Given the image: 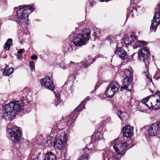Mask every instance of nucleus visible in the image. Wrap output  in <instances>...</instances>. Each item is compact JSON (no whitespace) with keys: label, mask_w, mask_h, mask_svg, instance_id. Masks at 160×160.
Listing matches in <instances>:
<instances>
[{"label":"nucleus","mask_w":160,"mask_h":160,"mask_svg":"<svg viewBox=\"0 0 160 160\" xmlns=\"http://www.w3.org/2000/svg\"><path fill=\"white\" fill-rule=\"evenodd\" d=\"M101 81H98L97 82L96 86V88H98L100 86L101 84L102 83V82Z\"/></svg>","instance_id":"38"},{"label":"nucleus","mask_w":160,"mask_h":160,"mask_svg":"<svg viewBox=\"0 0 160 160\" xmlns=\"http://www.w3.org/2000/svg\"><path fill=\"white\" fill-rule=\"evenodd\" d=\"M47 143H52V142L51 140H48L47 141Z\"/></svg>","instance_id":"47"},{"label":"nucleus","mask_w":160,"mask_h":160,"mask_svg":"<svg viewBox=\"0 0 160 160\" xmlns=\"http://www.w3.org/2000/svg\"><path fill=\"white\" fill-rule=\"evenodd\" d=\"M69 64L68 65L66 64L65 65H64L62 67V68L63 69H66L67 68H68V67H69Z\"/></svg>","instance_id":"42"},{"label":"nucleus","mask_w":160,"mask_h":160,"mask_svg":"<svg viewBox=\"0 0 160 160\" xmlns=\"http://www.w3.org/2000/svg\"><path fill=\"white\" fill-rule=\"evenodd\" d=\"M110 43H111V41H110Z\"/></svg>","instance_id":"56"},{"label":"nucleus","mask_w":160,"mask_h":160,"mask_svg":"<svg viewBox=\"0 0 160 160\" xmlns=\"http://www.w3.org/2000/svg\"><path fill=\"white\" fill-rule=\"evenodd\" d=\"M156 12H160V5L158 4L156 7V8L155 10Z\"/></svg>","instance_id":"39"},{"label":"nucleus","mask_w":160,"mask_h":160,"mask_svg":"<svg viewBox=\"0 0 160 160\" xmlns=\"http://www.w3.org/2000/svg\"><path fill=\"white\" fill-rule=\"evenodd\" d=\"M29 65L31 71H33L35 69V63L33 61H31L29 62Z\"/></svg>","instance_id":"30"},{"label":"nucleus","mask_w":160,"mask_h":160,"mask_svg":"<svg viewBox=\"0 0 160 160\" xmlns=\"http://www.w3.org/2000/svg\"><path fill=\"white\" fill-rule=\"evenodd\" d=\"M38 58V57L36 55H33L31 56V58L32 60H36Z\"/></svg>","instance_id":"40"},{"label":"nucleus","mask_w":160,"mask_h":160,"mask_svg":"<svg viewBox=\"0 0 160 160\" xmlns=\"http://www.w3.org/2000/svg\"><path fill=\"white\" fill-rule=\"evenodd\" d=\"M56 156L52 152H47L45 155L44 160H56Z\"/></svg>","instance_id":"20"},{"label":"nucleus","mask_w":160,"mask_h":160,"mask_svg":"<svg viewBox=\"0 0 160 160\" xmlns=\"http://www.w3.org/2000/svg\"><path fill=\"white\" fill-rule=\"evenodd\" d=\"M0 2H6V1L5 0H0Z\"/></svg>","instance_id":"51"},{"label":"nucleus","mask_w":160,"mask_h":160,"mask_svg":"<svg viewBox=\"0 0 160 160\" xmlns=\"http://www.w3.org/2000/svg\"><path fill=\"white\" fill-rule=\"evenodd\" d=\"M83 150L84 152H86V153L87 154H88V152H87V151H88V148H84V149H83Z\"/></svg>","instance_id":"45"},{"label":"nucleus","mask_w":160,"mask_h":160,"mask_svg":"<svg viewBox=\"0 0 160 160\" xmlns=\"http://www.w3.org/2000/svg\"><path fill=\"white\" fill-rule=\"evenodd\" d=\"M152 81H149V83L150 85H154V83L152 82Z\"/></svg>","instance_id":"46"},{"label":"nucleus","mask_w":160,"mask_h":160,"mask_svg":"<svg viewBox=\"0 0 160 160\" xmlns=\"http://www.w3.org/2000/svg\"><path fill=\"white\" fill-rule=\"evenodd\" d=\"M64 160H68V159H65Z\"/></svg>","instance_id":"57"},{"label":"nucleus","mask_w":160,"mask_h":160,"mask_svg":"<svg viewBox=\"0 0 160 160\" xmlns=\"http://www.w3.org/2000/svg\"><path fill=\"white\" fill-rule=\"evenodd\" d=\"M137 37L134 35H131L128 36L124 38V42L126 44L131 45L132 42H134V41L136 39Z\"/></svg>","instance_id":"16"},{"label":"nucleus","mask_w":160,"mask_h":160,"mask_svg":"<svg viewBox=\"0 0 160 160\" xmlns=\"http://www.w3.org/2000/svg\"><path fill=\"white\" fill-rule=\"evenodd\" d=\"M134 42H135V46L134 47V48L141 46V41H138L137 38Z\"/></svg>","instance_id":"31"},{"label":"nucleus","mask_w":160,"mask_h":160,"mask_svg":"<svg viewBox=\"0 0 160 160\" xmlns=\"http://www.w3.org/2000/svg\"><path fill=\"white\" fill-rule=\"evenodd\" d=\"M89 99V97H87L82 102V104L85 105L86 102L88 101Z\"/></svg>","instance_id":"36"},{"label":"nucleus","mask_w":160,"mask_h":160,"mask_svg":"<svg viewBox=\"0 0 160 160\" xmlns=\"http://www.w3.org/2000/svg\"><path fill=\"white\" fill-rule=\"evenodd\" d=\"M119 87L118 83L115 81L109 84L105 91L107 97L108 98L112 97L118 91Z\"/></svg>","instance_id":"6"},{"label":"nucleus","mask_w":160,"mask_h":160,"mask_svg":"<svg viewBox=\"0 0 160 160\" xmlns=\"http://www.w3.org/2000/svg\"><path fill=\"white\" fill-rule=\"evenodd\" d=\"M106 151H104L103 152V153H102V155L103 158V160H113L109 158H108L107 157V155H106ZM113 160H118V158H117L115 157H113Z\"/></svg>","instance_id":"29"},{"label":"nucleus","mask_w":160,"mask_h":160,"mask_svg":"<svg viewBox=\"0 0 160 160\" xmlns=\"http://www.w3.org/2000/svg\"><path fill=\"white\" fill-rule=\"evenodd\" d=\"M157 103L155 106H152L151 108L152 109L154 110L159 109L160 108V99H157L156 100Z\"/></svg>","instance_id":"25"},{"label":"nucleus","mask_w":160,"mask_h":160,"mask_svg":"<svg viewBox=\"0 0 160 160\" xmlns=\"http://www.w3.org/2000/svg\"><path fill=\"white\" fill-rule=\"evenodd\" d=\"M141 46L146 45L147 44V42L144 41H141Z\"/></svg>","instance_id":"43"},{"label":"nucleus","mask_w":160,"mask_h":160,"mask_svg":"<svg viewBox=\"0 0 160 160\" xmlns=\"http://www.w3.org/2000/svg\"><path fill=\"white\" fill-rule=\"evenodd\" d=\"M84 105L82 104L81 102V104L72 112V115H73V114H75L77 112L82 110Z\"/></svg>","instance_id":"24"},{"label":"nucleus","mask_w":160,"mask_h":160,"mask_svg":"<svg viewBox=\"0 0 160 160\" xmlns=\"http://www.w3.org/2000/svg\"><path fill=\"white\" fill-rule=\"evenodd\" d=\"M118 112H119L120 113V114H122V112L121 110H118Z\"/></svg>","instance_id":"49"},{"label":"nucleus","mask_w":160,"mask_h":160,"mask_svg":"<svg viewBox=\"0 0 160 160\" xmlns=\"http://www.w3.org/2000/svg\"><path fill=\"white\" fill-rule=\"evenodd\" d=\"M13 68H10L8 66H7L4 69L3 72L4 76H8L13 72Z\"/></svg>","instance_id":"21"},{"label":"nucleus","mask_w":160,"mask_h":160,"mask_svg":"<svg viewBox=\"0 0 160 160\" xmlns=\"http://www.w3.org/2000/svg\"><path fill=\"white\" fill-rule=\"evenodd\" d=\"M102 133L100 132H98L92 135L91 139L92 142H96L102 140Z\"/></svg>","instance_id":"17"},{"label":"nucleus","mask_w":160,"mask_h":160,"mask_svg":"<svg viewBox=\"0 0 160 160\" xmlns=\"http://www.w3.org/2000/svg\"><path fill=\"white\" fill-rule=\"evenodd\" d=\"M65 124V123L62 119L57 121L53 125V131L57 132L62 129L64 128Z\"/></svg>","instance_id":"11"},{"label":"nucleus","mask_w":160,"mask_h":160,"mask_svg":"<svg viewBox=\"0 0 160 160\" xmlns=\"http://www.w3.org/2000/svg\"><path fill=\"white\" fill-rule=\"evenodd\" d=\"M92 58V57L91 56H89L88 57V58L89 59V58Z\"/></svg>","instance_id":"52"},{"label":"nucleus","mask_w":160,"mask_h":160,"mask_svg":"<svg viewBox=\"0 0 160 160\" xmlns=\"http://www.w3.org/2000/svg\"><path fill=\"white\" fill-rule=\"evenodd\" d=\"M12 39L10 38L8 39L4 45V48L6 50H9L10 47L12 42Z\"/></svg>","instance_id":"23"},{"label":"nucleus","mask_w":160,"mask_h":160,"mask_svg":"<svg viewBox=\"0 0 160 160\" xmlns=\"http://www.w3.org/2000/svg\"><path fill=\"white\" fill-rule=\"evenodd\" d=\"M160 131V124L157 122L152 124L148 129V133L149 136H157Z\"/></svg>","instance_id":"9"},{"label":"nucleus","mask_w":160,"mask_h":160,"mask_svg":"<svg viewBox=\"0 0 160 160\" xmlns=\"http://www.w3.org/2000/svg\"><path fill=\"white\" fill-rule=\"evenodd\" d=\"M11 138L14 142H17L21 140V132L18 129V127H15L9 128Z\"/></svg>","instance_id":"8"},{"label":"nucleus","mask_w":160,"mask_h":160,"mask_svg":"<svg viewBox=\"0 0 160 160\" xmlns=\"http://www.w3.org/2000/svg\"><path fill=\"white\" fill-rule=\"evenodd\" d=\"M52 78V76L51 75L50 76H46L45 77V78H43V79H41L40 80H44L46 79V80H51Z\"/></svg>","instance_id":"35"},{"label":"nucleus","mask_w":160,"mask_h":160,"mask_svg":"<svg viewBox=\"0 0 160 160\" xmlns=\"http://www.w3.org/2000/svg\"><path fill=\"white\" fill-rule=\"evenodd\" d=\"M127 144L122 141H119L115 142L113 147L116 152L118 155L122 154L126 151V146Z\"/></svg>","instance_id":"7"},{"label":"nucleus","mask_w":160,"mask_h":160,"mask_svg":"<svg viewBox=\"0 0 160 160\" xmlns=\"http://www.w3.org/2000/svg\"><path fill=\"white\" fill-rule=\"evenodd\" d=\"M116 48L115 51V54H118L122 59H125L126 56V52L122 48H118L117 47Z\"/></svg>","instance_id":"14"},{"label":"nucleus","mask_w":160,"mask_h":160,"mask_svg":"<svg viewBox=\"0 0 160 160\" xmlns=\"http://www.w3.org/2000/svg\"><path fill=\"white\" fill-rule=\"evenodd\" d=\"M66 134L65 132H62L54 139V146L58 150H61L64 147L66 142Z\"/></svg>","instance_id":"5"},{"label":"nucleus","mask_w":160,"mask_h":160,"mask_svg":"<svg viewBox=\"0 0 160 160\" xmlns=\"http://www.w3.org/2000/svg\"><path fill=\"white\" fill-rule=\"evenodd\" d=\"M149 51L147 47H144L141 49L139 53H138V58L139 60L142 62H144L146 66L147 71H145L143 75L146 76V79L152 80V78L149 73L148 65L150 60L149 56Z\"/></svg>","instance_id":"4"},{"label":"nucleus","mask_w":160,"mask_h":160,"mask_svg":"<svg viewBox=\"0 0 160 160\" xmlns=\"http://www.w3.org/2000/svg\"><path fill=\"white\" fill-rule=\"evenodd\" d=\"M160 23V22L158 21H154V20H152L150 29L155 32L156 30L157 27Z\"/></svg>","instance_id":"22"},{"label":"nucleus","mask_w":160,"mask_h":160,"mask_svg":"<svg viewBox=\"0 0 160 160\" xmlns=\"http://www.w3.org/2000/svg\"><path fill=\"white\" fill-rule=\"evenodd\" d=\"M132 81H124L122 83V86L121 88V91L123 90H128L129 91H131V89L129 88H131L132 85L131 84Z\"/></svg>","instance_id":"15"},{"label":"nucleus","mask_w":160,"mask_h":160,"mask_svg":"<svg viewBox=\"0 0 160 160\" xmlns=\"http://www.w3.org/2000/svg\"><path fill=\"white\" fill-rule=\"evenodd\" d=\"M94 30V34L92 35L95 36L96 37H99L101 36V33L100 29L99 28H96Z\"/></svg>","instance_id":"27"},{"label":"nucleus","mask_w":160,"mask_h":160,"mask_svg":"<svg viewBox=\"0 0 160 160\" xmlns=\"http://www.w3.org/2000/svg\"><path fill=\"white\" fill-rule=\"evenodd\" d=\"M34 11V8L30 6L26 7L24 5L15 8L14 13L17 14L18 19L16 20L18 23H24L27 24L28 15Z\"/></svg>","instance_id":"2"},{"label":"nucleus","mask_w":160,"mask_h":160,"mask_svg":"<svg viewBox=\"0 0 160 160\" xmlns=\"http://www.w3.org/2000/svg\"><path fill=\"white\" fill-rule=\"evenodd\" d=\"M149 100V98H146L144 99H143L141 101V103L143 104V105H146L148 107V105L146 103V102H147Z\"/></svg>","instance_id":"34"},{"label":"nucleus","mask_w":160,"mask_h":160,"mask_svg":"<svg viewBox=\"0 0 160 160\" xmlns=\"http://www.w3.org/2000/svg\"><path fill=\"white\" fill-rule=\"evenodd\" d=\"M24 49H20L18 52V54H21L23 52V51L24 50Z\"/></svg>","instance_id":"41"},{"label":"nucleus","mask_w":160,"mask_h":160,"mask_svg":"<svg viewBox=\"0 0 160 160\" xmlns=\"http://www.w3.org/2000/svg\"><path fill=\"white\" fill-rule=\"evenodd\" d=\"M88 158L87 155H84L80 157L78 160H88Z\"/></svg>","instance_id":"32"},{"label":"nucleus","mask_w":160,"mask_h":160,"mask_svg":"<svg viewBox=\"0 0 160 160\" xmlns=\"http://www.w3.org/2000/svg\"><path fill=\"white\" fill-rule=\"evenodd\" d=\"M118 117H119V118H121V116H120V115L118 114Z\"/></svg>","instance_id":"53"},{"label":"nucleus","mask_w":160,"mask_h":160,"mask_svg":"<svg viewBox=\"0 0 160 160\" xmlns=\"http://www.w3.org/2000/svg\"><path fill=\"white\" fill-rule=\"evenodd\" d=\"M132 10H131V11H130V12H132Z\"/></svg>","instance_id":"55"},{"label":"nucleus","mask_w":160,"mask_h":160,"mask_svg":"<svg viewBox=\"0 0 160 160\" xmlns=\"http://www.w3.org/2000/svg\"><path fill=\"white\" fill-rule=\"evenodd\" d=\"M42 86H44L46 88L51 90H53L55 89V86L52 81H40Z\"/></svg>","instance_id":"12"},{"label":"nucleus","mask_w":160,"mask_h":160,"mask_svg":"<svg viewBox=\"0 0 160 160\" xmlns=\"http://www.w3.org/2000/svg\"><path fill=\"white\" fill-rule=\"evenodd\" d=\"M133 128L129 125L126 126L123 128V132L124 136L130 138L133 134Z\"/></svg>","instance_id":"10"},{"label":"nucleus","mask_w":160,"mask_h":160,"mask_svg":"<svg viewBox=\"0 0 160 160\" xmlns=\"http://www.w3.org/2000/svg\"><path fill=\"white\" fill-rule=\"evenodd\" d=\"M133 77V74L131 71L128 69H126L124 70L123 78L125 79L131 80L132 79Z\"/></svg>","instance_id":"18"},{"label":"nucleus","mask_w":160,"mask_h":160,"mask_svg":"<svg viewBox=\"0 0 160 160\" xmlns=\"http://www.w3.org/2000/svg\"><path fill=\"white\" fill-rule=\"evenodd\" d=\"M71 46H70L69 45L68 46L66 45L65 47L64 48V50L65 52H69L70 50V47Z\"/></svg>","instance_id":"33"},{"label":"nucleus","mask_w":160,"mask_h":160,"mask_svg":"<svg viewBox=\"0 0 160 160\" xmlns=\"http://www.w3.org/2000/svg\"><path fill=\"white\" fill-rule=\"evenodd\" d=\"M152 20L154 21H158L160 22V12H156Z\"/></svg>","instance_id":"26"},{"label":"nucleus","mask_w":160,"mask_h":160,"mask_svg":"<svg viewBox=\"0 0 160 160\" xmlns=\"http://www.w3.org/2000/svg\"><path fill=\"white\" fill-rule=\"evenodd\" d=\"M131 9V7H129V8H128V10H130V9Z\"/></svg>","instance_id":"54"},{"label":"nucleus","mask_w":160,"mask_h":160,"mask_svg":"<svg viewBox=\"0 0 160 160\" xmlns=\"http://www.w3.org/2000/svg\"><path fill=\"white\" fill-rule=\"evenodd\" d=\"M76 29L74 32H72L69 36V38L72 40L73 44L76 47L85 45L90 38V29L87 28L82 30L76 28Z\"/></svg>","instance_id":"1"},{"label":"nucleus","mask_w":160,"mask_h":160,"mask_svg":"<svg viewBox=\"0 0 160 160\" xmlns=\"http://www.w3.org/2000/svg\"><path fill=\"white\" fill-rule=\"evenodd\" d=\"M92 60L93 61V62H89L88 61L87 62H81L79 63L71 61L68 64L69 67H74L78 65V64H82V65L81 66V67H82L83 68H87L88 67L91 63H92L93 62H94L95 60L94 59V58H93Z\"/></svg>","instance_id":"13"},{"label":"nucleus","mask_w":160,"mask_h":160,"mask_svg":"<svg viewBox=\"0 0 160 160\" xmlns=\"http://www.w3.org/2000/svg\"><path fill=\"white\" fill-rule=\"evenodd\" d=\"M76 79V77L75 75L71 74L70 76L69 79L70 80H73Z\"/></svg>","instance_id":"37"},{"label":"nucleus","mask_w":160,"mask_h":160,"mask_svg":"<svg viewBox=\"0 0 160 160\" xmlns=\"http://www.w3.org/2000/svg\"><path fill=\"white\" fill-rule=\"evenodd\" d=\"M56 95V98L55 99L56 102L55 103V105L56 106H57L60 103V102H61V100L59 97L60 94L59 93H57Z\"/></svg>","instance_id":"28"},{"label":"nucleus","mask_w":160,"mask_h":160,"mask_svg":"<svg viewBox=\"0 0 160 160\" xmlns=\"http://www.w3.org/2000/svg\"><path fill=\"white\" fill-rule=\"evenodd\" d=\"M156 94H159L160 93V91L158 90H157L156 92Z\"/></svg>","instance_id":"50"},{"label":"nucleus","mask_w":160,"mask_h":160,"mask_svg":"<svg viewBox=\"0 0 160 160\" xmlns=\"http://www.w3.org/2000/svg\"><path fill=\"white\" fill-rule=\"evenodd\" d=\"M75 114H73V115H72V113L67 116L66 118L65 121L67 123V124L69 125L71 124L72 125L73 123V121L76 118L77 116L74 118Z\"/></svg>","instance_id":"19"},{"label":"nucleus","mask_w":160,"mask_h":160,"mask_svg":"<svg viewBox=\"0 0 160 160\" xmlns=\"http://www.w3.org/2000/svg\"><path fill=\"white\" fill-rule=\"evenodd\" d=\"M22 56V55L21 54H18L17 56V57L18 59H20L21 58V57Z\"/></svg>","instance_id":"44"},{"label":"nucleus","mask_w":160,"mask_h":160,"mask_svg":"<svg viewBox=\"0 0 160 160\" xmlns=\"http://www.w3.org/2000/svg\"><path fill=\"white\" fill-rule=\"evenodd\" d=\"M89 1L90 2V5L91 6H92L93 5V3L92 2V0H89Z\"/></svg>","instance_id":"48"},{"label":"nucleus","mask_w":160,"mask_h":160,"mask_svg":"<svg viewBox=\"0 0 160 160\" xmlns=\"http://www.w3.org/2000/svg\"><path fill=\"white\" fill-rule=\"evenodd\" d=\"M5 112L2 116V118L6 120H12L17 114V112L20 111L21 106L18 102H13L9 103L4 107Z\"/></svg>","instance_id":"3"}]
</instances>
